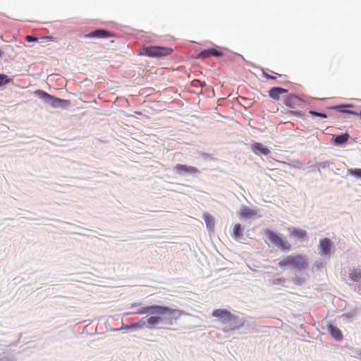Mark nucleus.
<instances>
[{
  "mask_svg": "<svg viewBox=\"0 0 361 361\" xmlns=\"http://www.w3.org/2000/svg\"><path fill=\"white\" fill-rule=\"evenodd\" d=\"M25 39L27 42H29L38 41V38L30 36V35H27Z\"/></svg>",
  "mask_w": 361,
  "mask_h": 361,
  "instance_id": "bb28decb",
  "label": "nucleus"
},
{
  "mask_svg": "<svg viewBox=\"0 0 361 361\" xmlns=\"http://www.w3.org/2000/svg\"><path fill=\"white\" fill-rule=\"evenodd\" d=\"M204 220L206 223L207 227L209 229H213L215 226V219L214 218L208 213H205L203 214Z\"/></svg>",
  "mask_w": 361,
  "mask_h": 361,
  "instance_id": "a211bd4d",
  "label": "nucleus"
},
{
  "mask_svg": "<svg viewBox=\"0 0 361 361\" xmlns=\"http://www.w3.org/2000/svg\"><path fill=\"white\" fill-rule=\"evenodd\" d=\"M350 138V135L348 133L338 135L334 139V144L336 145H341L345 143Z\"/></svg>",
  "mask_w": 361,
  "mask_h": 361,
  "instance_id": "6ab92c4d",
  "label": "nucleus"
},
{
  "mask_svg": "<svg viewBox=\"0 0 361 361\" xmlns=\"http://www.w3.org/2000/svg\"><path fill=\"white\" fill-rule=\"evenodd\" d=\"M223 55H224V52L221 51V49L220 48L219 49L211 48V49H204V50L202 51L198 54V58L204 59H207L212 56H216V57H220V56H222Z\"/></svg>",
  "mask_w": 361,
  "mask_h": 361,
  "instance_id": "0eeeda50",
  "label": "nucleus"
},
{
  "mask_svg": "<svg viewBox=\"0 0 361 361\" xmlns=\"http://www.w3.org/2000/svg\"><path fill=\"white\" fill-rule=\"evenodd\" d=\"M3 55V51L0 49V57Z\"/></svg>",
  "mask_w": 361,
  "mask_h": 361,
  "instance_id": "7c9ffc66",
  "label": "nucleus"
},
{
  "mask_svg": "<svg viewBox=\"0 0 361 361\" xmlns=\"http://www.w3.org/2000/svg\"><path fill=\"white\" fill-rule=\"evenodd\" d=\"M252 149L253 152L257 155H268L270 153V150L259 142H255Z\"/></svg>",
  "mask_w": 361,
  "mask_h": 361,
  "instance_id": "ddd939ff",
  "label": "nucleus"
},
{
  "mask_svg": "<svg viewBox=\"0 0 361 361\" xmlns=\"http://www.w3.org/2000/svg\"><path fill=\"white\" fill-rule=\"evenodd\" d=\"M263 75L264 77H265L267 79H271V80H274L276 78L273 75H271L265 72H263Z\"/></svg>",
  "mask_w": 361,
  "mask_h": 361,
  "instance_id": "cd10ccee",
  "label": "nucleus"
},
{
  "mask_svg": "<svg viewBox=\"0 0 361 361\" xmlns=\"http://www.w3.org/2000/svg\"><path fill=\"white\" fill-rule=\"evenodd\" d=\"M328 332L331 336L337 341H341L343 339V334L341 331L336 326L332 324H329L326 326Z\"/></svg>",
  "mask_w": 361,
  "mask_h": 361,
  "instance_id": "4468645a",
  "label": "nucleus"
},
{
  "mask_svg": "<svg viewBox=\"0 0 361 361\" xmlns=\"http://www.w3.org/2000/svg\"><path fill=\"white\" fill-rule=\"evenodd\" d=\"M51 100L53 101V105L54 106H56V104H63L66 105L69 104V101L66 100V99L54 97V99H51Z\"/></svg>",
  "mask_w": 361,
  "mask_h": 361,
  "instance_id": "b1692460",
  "label": "nucleus"
},
{
  "mask_svg": "<svg viewBox=\"0 0 361 361\" xmlns=\"http://www.w3.org/2000/svg\"><path fill=\"white\" fill-rule=\"evenodd\" d=\"M357 115H359V116H360V119H361V111H360L359 113H357Z\"/></svg>",
  "mask_w": 361,
  "mask_h": 361,
  "instance_id": "2f4dec72",
  "label": "nucleus"
},
{
  "mask_svg": "<svg viewBox=\"0 0 361 361\" xmlns=\"http://www.w3.org/2000/svg\"><path fill=\"white\" fill-rule=\"evenodd\" d=\"M349 278L354 282H358L361 280V269L354 268L350 270Z\"/></svg>",
  "mask_w": 361,
  "mask_h": 361,
  "instance_id": "dca6fc26",
  "label": "nucleus"
},
{
  "mask_svg": "<svg viewBox=\"0 0 361 361\" xmlns=\"http://www.w3.org/2000/svg\"><path fill=\"white\" fill-rule=\"evenodd\" d=\"M42 39L47 40L48 42L55 41L54 38L51 36H45V37H42Z\"/></svg>",
  "mask_w": 361,
  "mask_h": 361,
  "instance_id": "c85d7f7f",
  "label": "nucleus"
},
{
  "mask_svg": "<svg viewBox=\"0 0 361 361\" xmlns=\"http://www.w3.org/2000/svg\"><path fill=\"white\" fill-rule=\"evenodd\" d=\"M133 313L139 314H148L169 315L174 317L176 319L183 314V311L178 309L170 308L166 306L152 305L147 307H141Z\"/></svg>",
  "mask_w": 361,
  "mask_h": 361,
  "instance_id": "f257e3e1",
  "label": "nucleus"
},
{
  "mask_svg": "<svg viewBox=\"0 0 361 361\" xmlns=\"http://www.w3.org/2000/svg\"><path fill=\"white\" fill-rule=\"evenodd\" d=\"M212 315L219 319L222 323H231L237 318L231 312L224 309H216L212 312Z\"/></svg>",
  "mask_w": 361,
  "mask_h": 361,
  "instance_id": "423d86ee",
  "label": "nucleus"
},
{
  "mask_svg": "<svg viewBox=\"0 0 361 361\" xmlns=\"http://www.w3.org/2000/svg\"><path fill=\"white\" fill-rule=\"evenodd\" d=\"M278 264L283 269L289 268L299 271L305 270L308 267L307 259L301 255H288L280 260Z\"/></svg>",
  "mask_w": 361,
  "mask_h": 361,
  "instance_id": "f03ea898",
  "label": "nucleus"
},
{
  "mask_svg": "<svg viewBox=\"0 0 361 361\" xmlns=\"http://www.w3.org/2000/svg\"><path fill=\"white\" fill-rule=\"evenodd\" d=\"M290 235L298 239H307L306 231L300 228H293L290 232Z\"/></svg>",
  "mask_w": 361,
  "mask_h": 361,
  "instance_id": "f3484780",
  "label": "nucleus"
},
{
  "mask_svg": "<svg viewBox=\"0 0 361 361\" xmlns=\"http://www.w3.org/2000/svg\"><path fill=\"white\" fill-rule=\"evenodd\" d=\"M167 323H168L169 324H170V325H172V324H173L172 319H169V320H168V322H167Z\"/></svg>",
  "mask_w": 361,
  "mask_h": 361,
  "instance_id": "c756f323",
  "label": "nucleus"
},
{
  "mask_svg": "<svg viewBox=\"0 0 361 361\" xmlns=\"http://www.w3.org/2000/svg\"><path fill=\"white\" fill-rule=\"evenodd\" d=\"M269 96L274 99V100H279L281 94L288 93V90L283 89L282 87H272L271 88L269 92Z\"/></svg>",
  "mask_w": 361,
  "mask_h": 361,
  "instance_id": "f8f14e48",
  "label": "nucleus"
},
{
  "mask_svg": "<svg viewBox=\"0 0 361 361\" xmlns=\"http://www.w3.org/2000/svg\"><path fill=\"white\" fill-rule=\"evenodd\" d=\"M348 174L355 176L361 179V169H348Z\"/></svg>",
  "mask_w": 361,
  "mask_h": 361,
  "instance_id": "5701e85b",
  "label": "nucleus"
},
{
  "mask_svg": "<svg viewBox=\"0 0 361 361\" xmlns=\"http://www.w3.org/2000/svg\"><path fill=\"white\" fill-rule=\"evenodd\" d=\"M151 316L147 320V327L149 329L154 328L157 325L161 324L166 315L150 314Z\"/></svg>",
  "mask_w": 361,
  "mask_h": 361,
  "instance_id": "6e6552de",
  "label": "nucleus"
},
{
  "mask_svg": "<svg viewBox=\"0 0 361 361\" xmlns=\"http://www.w3.org/2000/svg\"><path fill=\"white\" fill-rule=\"evenodd\" d=\"M265 235H267L271 243L276 246L279 249L282 250H290L291 248V245L285 240L281 235L277 234L274 231L266 229L264 231Z\"/></svg>",
  "mask_w": 361,
  "mask_h": 361,
  "instance_id": "20e7f679",
  "label": "nucleus"
},
{
  "mask_svg": "<svg viewBox=\"0 0 361 361\" xmlns=\"http://www.w3.org/2000/svg\"><path fill=\"white\" fill-rule=\"evenodd\" d=\"M243 235V229L240 224H236L234 226L232 236L235 240H239L240 237Z\"/></svg>",
  "mask_w": 361,
  "mask_h": 361,
  "instance_id": "412c9836",
  "label": "nucleus"
},
{
  "mask_svg": "<svg viewBox=\"0 0 361 361\" xmlns=\"http://www.w3.org/2000/svg\"><path fill=\"white\" fill-rule=\"evenodd\" d=\"M346 107H353V105L348 104V105L335 106H333L332 109H336L339 112H341V113H347V114H350L357 116V113L355 112V111L344 109Z\"/></svg>",
  "mask_w": 361,
  "mask_h": 361,
  "instance_id": "aec40b11",
  "label": "nucleus"
},
{
  "mask_svg": "<svg viewBox=\"0 0 361 361\" xmlns=\"http://www.w3.org/2000/svg\"><path fill=\"white\" fill-rule=\"evenodd\" d=\"M331 248V242L327 238H323L319 241V253L324 255H329Z\"/></svg>",
  "mask_w": 361,
  "mask_h": 361,
  "instance_id": "9d476101",
  "label": "nucleus"
},
{
  "mask_svg": "<svg viewBox=\"0 0 361 361\" xmlns=\"http://www.w3.org/2000/svg\"><path fill=\"white\" fill-rule=\"evenodd\" d=\"M283 104L291 111H294L303 107L304 101L298 96L290 94L283 99Z\"/></svg>",
  "mask_w": 361,
  "mask_h": 361,
  "instance_id": "39448f33",
  "label": "nucleus"
},
{
  "mask_svg": "<svg viewBox=\"0 0 361 361\" xmlns=\"http://www.w3.org/2000/svg\"><path fill=\"white\" fill-rule=\"evenodd\" d=\"M35 94L37 96H38L39 98L43 99H50V100H51V99H54V97L51 96L47 92H44L43 90H37L35 92Z\"/></svg>",
  "mask_w": 361,
  "mask_h": 361,
  "instance_id": "4be33fe9",
  "label": "nucleus"
},
{
  "mask_svg": "<svg viewBox=\"0 0 361 361\" xmlns=\"http://www.w3.org/2000/svg\"><path fill=\"white\" fill-rule=\"evenodd\" d=\"M257 216V212L247 207H243L241 209L240 217L245 219H251Z\"/></svg>",
  "mask_w": 361,
  "mask_h": 361,
  "instance_id": "2eb2a0df",
  "label": "nucleus"
},
{
  "mask_svg": "<svg viewBox=\"0 0 361 361\" xmlns=\"http://www.w3.org/2000/svg\"><path fill=\"white\" fill-rule=\"evenodd\" d=\"M113 35L106 30H96L88 34L85 35V38H109L112 37Z\"/></svg>",
  "mask_w": 361,
  "mask_h": 361,
  "instance_id": "1a4fd4ad",
  "label": "nucleus"
},
{
  "mask_svg": "<svg viewBox=\"0 0 361 361\" xmlns=\"http://www.w3.org/2000/svg\"><path fill=\"white\" fill-rule=\"evenodd\" d=\"M9 82L8 76L4 74H0V85L2 84H7Z\"/></svg>",
  "mask_w": 361,
  "mask_h": 361,
  "instance_id": "a878e982",
  "label": "nucleus"
},
{
  "mask_svg": "<svg viewBox=\"0 0 361 361\" xmlns=\"http://www.w3.org/2000/svg\"><path fill=\"white\" fill-rule=\"evenodd\" d=\"M172 53L173 49L166 47H144L140 50V55H145L149 57H163L169 56Z\"/></svg>",
  "mask_w": 361,
  "mask_h": 361,
  "instance_id": "7ed1b4c3",
  "label": "nucleus"
},
{
  "mask_svg": "<svg viewBox=\"0 0 361 361\" xmlns=\"http://www.w3.org/2000/svg\"><path fill=\"white\" fill-rule=\"evenodd\" d=\"M309 114L311 116H318V117H320V118H327V115L326 114H322V113H318V112H316V111H310Z\"/></svg>",
  "mask_w": 361,
  "mask_h": 361,
  "instance_id": "393cba45",
  "label": "nucleus"
},
{
  "mask_svg": "<svg viewBox=\"0 0 361 361\" xmlns=\"http://www.w3.org/2000/svg\"><path fill=\"white\" fill-rule=\"evenodd\" d=\"M174 169L177 171L179 173H189V174H195L197 172H199L198 169L195 168V166H188L185 164H177Z\"/></svg>",
  "mask_w": 361,
  "mask_h": 361,
  "instance_id": "9b49d317",
  "label": "nucleus"
}]
</instances>
